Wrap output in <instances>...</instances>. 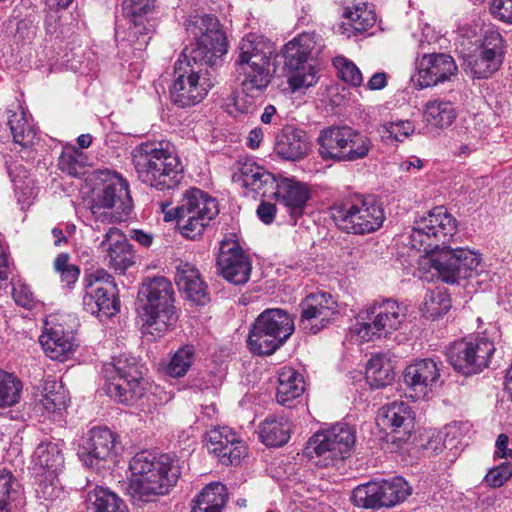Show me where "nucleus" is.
Masks as SVG:
<instances>
[{
    "label": "nucleus",
    "instance_id": "nucleus-1",
    "mask_svg": "<svg viewBox=\"0 0 512 512\" xmlns=\"http://www.w3.org/2000/svg\"><path fill=\"white\" fill-rule=\"evenodd\" d=\"M186 30L195 40L189 55L183 53L175 63L174 80L169 93L180 108L201 103L214 86L209 68L217 64L228 50L227 38L219 20L212 15H195L186 23Z\"/></svg>",
    "mask_w": 512,
    "mask_h": 512
},
{
    "label": "nucleus",
    "instance_id": "nucleus-2",
    "mask_svg": "<svg viewBox=\"0 0 512 512\" xmlns=\"http://www.w3.org/2000/svg\"><path fill=\"white\" fill-rule=\"evenodd\" d=\"M458 232L457 219L443 206H438L414 221L409 236L412 248L426 255L420 270L431 272L442 282L457 283L471 276L481 262L474 250L451 246Z\"/></svg>",
    "mask_w": 512,
    "mask_h": 512
},
{
    "label": "nucleus",
    "instance_id": "nucleus-3",
    "mask_svg": "<svg viewBox=\"0 0 512 512\" xmlns=\"http://www.w3.org/2000/svg\"><path fill=\"white\" fill-rule=\"evenodd\" d=\"M127 493L134 501L152 502L166 495L180 475L178 459L170 454L137 453L129 462Z\"/></svg>",
    "mask_w": 512,
    "mask_h": 512
},
{
    "label": "nucleus",
    "instance_id": "nucleus-4",
    "mask_svg": "<svg viewBox=\"0 0 512 512\" xmlns=\"http://www.w3.org/2000/svg\"><path fill=\"white\" fill-rule=\"evenodd\" d=\"M132 164L140 182L159 191L179 186L184 167L168 140H149L135 146L131 152Z\"/></svg>",
    "mask_w": 512,
    "mask_h": 512
},
{
    "label": "nucleus",
    "instance_id": "nucleus-5",
    "mask_svg": "<svg viewBox=\"0 0 512 512\" xmlns=\"http://www.w3.org/2000/svg\"><path fill=\"white\" fill-rule=\"evenodd\" d=\"M271 42L263 35L249 33L238 46L235 60V79L243 94L258 98L269 87L273 74L271 72Z\"/></svg>",
    "mask_w": 512,
    "mask_h": 512
},
{
    "label": "nucleus",
    "instance_id": "nucleus-6",
    "mask_svg": "<svg viewBox=\"0 0 512 512\" xmlns=\"http://www.w3.org/2000/svg\"><path fill=\"white\" fill-rule=\"evenodd\" d=\"M174 288L163 276L146 278L138 291L139 311L146 332L163 336L178 320L174 306Z\"/></svg>",
    "mask_w": 512,
    "mask_h": 512
},
{
    "label": "nucleus",
    "instance_id": "nucleus-7",
    "mask_svg": "<svg viewBox=\"0 0 512 512\" xmlns=\"http://www.w3.org/2000/svg\"><path fill=\"white\" fill-rule=\"evenodd\" d=\"M157 206L164 214V220H176L180 233L191 240L200 237L219 213L216 199L195 187L183 192L175 208L168 209L170 203L163 201Z\"/></svg>",
    "mask_w": 512,
    "mask_h": 512
},
{
    "label": "nucleus",
    "instance_id": "nucleus-8",
    "mask_svg": "<svg viewBox=\"0 0 512 512\" xmlns=\"http://www.w3.org/2000/svg\"><path fill=\"white\" fill-rule=\"evenodd\" d=\"M331 217L342 231L363 235L378 230L385 220L384 210L373 196H356L331 207Z\"/></svg>",
    "mask_w": 512,
    "mask_h": 512
},
{
    "label": "nucleus",
    "instance_id": "nucleus-9",
    "mask_svg": "<svg viewBox=\"0 0 512 512\" xmlns=\"http://www.w3.org/2000/svg\"><path fill=\"white\" fill-rule=\"evenodd\" d=\"M293 318L282 309L263 311L255 320L247 339L250 351L257 355H271L294 332Z\"/></svg>",
    "mask_w": 512,
    "mask_h": 512
},
{
    "label": "nucleus",
    "instance_id": "nucleus-10",
    "mask_svg": "<svg viewBox=\"0 0 512 512\" xmlns=\"http://www.w3.org/2000/svg\"><path fill=\"white\" fill-rule=\"evenodd\" d=\"M406 319V308L396 301L387 299L375 302L359 312L351 333L361 342L374 341L401 327Z\"/></svg>",
    "mask_w": 512,
    "mask_h": 512
},
{
    "label": "nucleus",
    "instance_id": "nucleus-11",
    "mask_svg": "<svg viewBox=\"0 0 512 512\" xmlns=\"http://www.w3.org/2000/svg\"><path fill=\"white\" fill-rule=\"evenodd\" d=\"M355 440L354 429L348 424L338 423L314 433L304 453L321 467L333 466L350 455Z\"/></svg>",
    "mask_w": 512,
    "mask_h": 512
},
{
    "label": "nucleus",
    "instance_id": "nucleus-12",
    "mask_svg": "<svg viewBox=\"0 0 512 512\" xmlns=\"http://www.w3.org/2000/svg\"><path fill=\"white\" fill-rule=\"evenodd\" d=\"M105 390L109 397L127 405L142 398L146 382L134 358L119 356L103 365Z\"/></svg>",
    "mask_w": 512,
    "mask_h": 512
},
{
    "label": "nucleus",
    "instance_id": "nucleus-13",
    "mask_svg": "<svg viewBox=\"0 0 512 512\" xmlns=\"http://www.w3.org/2000/svg\"><path fill=\"white\" fill-rule=\"evenodd\" d=\"M411 492L408 482L397 476L360 484L353 489L350 499L359 508L379 510L404 502Z\"/></svg>",
    "mask_w": 512,
    "mask_h": 512
},
{
    "label": "nucleus",
    "instance_id": "nucleus-14",
    "mask_svg": "<svg viewBox=\"0 0 512 512\" xmlns=\"http://www.w3.org/2000/svg\"><path fill=\"white\" fill-rule=\"evenodd\" d=\"M131 203L129 185L125 179L117 178L114 182L105 184L95 193L90 205L95 229H99V224L123 221L131 211Z\"/></svg>",
    "mask_w": 512,
    "mask_h": 512
},
{
    "label": "nucleus",
    "instance_id": "nucleus-15",
    "mask_svg": "<svg viewBox=\"0 0 512 512\" xmlns=\"http://www.w3.org/2000/svg\"><path fill=\"white\" fill-rule=\"evenodd\" d=\"M84 295L82 304L85 311L99 318H109L119 310L115 296L114 277L104 268L86 271L83 277Z\"/></svg>",
    "mask_w": 512,
    "mask_h": 512
},
{
    "label": "nucleus",
    "instance_id": "nucleus-16",
    "mask_svg": "<svg viewBox=\"0 0 512 512\" xmlns=\"http://www.w3.org/2000/svg\"><path fill=\"white\" fill-rule=\"evenodd\" d=\"M494 351L495 346L491 340L485 336H478L454 342L449 347L447 356L456 371L471 375L481 372L488 366Z\"/></svg>",
    "mask_w": 512,
    "mask_h": 512
},
{
    "label": "nucleus",
    "instance_id": "nucleus-17",
    "mask_svg": "<svg viewBox=\"0 0 512 512\" xmlns=\"http://www.w3.org/2000/svg\"><path fill=\"white\" fill-rule=\"evenodd\" d=\"M121 449L115 432L108 427L95 426L83 437L78 455L85 466L98 468L102 462L115 461Z\"/></svg>",
    "mask_w": 512,
    "mask_h": 512
},
{
    "label": "nucleus",
    "instance_id": "nucleus-18",
    "mask_svg": "<svg viewBox=\"0 0 512 512\" xmlns=\"http://www.w3.org/2000/svg\"><path fill=\"white\" fill-rule=\"evenodd\" d=\"M441 367V362L431 358L415 360L407 365L403 382L410 397L416 400L428 398L439 384Z\"/></svg>",
    "mask_w": 512,
    "mask_h": 512
},
{
    "label": "nucleus",
    "instance_id": "nucleus-19",
    "mask_svg": "<svg viewBox=\"0 0 512 512\" xmlns=\"http://www.w3.org/2000/svg\"><path fill=\"white\" fill-rule=\"evenodd\" d=\"M301 328L316 334L333 322L338 316L337 303L325 292L311 293L301 302Z\"/></svg>",
    "mask_w": 512,
    "mask_h": 512
},
{
    "label": "nucleus",
    "instance_id": "nucleus-20",
    "mask_svg": "<svg viewBox=\"0 0 512 512\" xmlns=\"http://www.w3.org/2000/svg\"><path fill=\"white\" fill-rule=\"evenodd\" d=\"M106 265L116 273L124 274L136 262L132 245L126 235L116 227H110L98 246Z\"/></svg>",
    "mask_w": 512,
    "mask_h": 512
},
{
    "label": "nucleus",
    "instance_id": "nucleus-21",
    "mask_svg": "<svg viewBox=\"0 0 512 512\" xmlns=\"http://www.w3.org/2000/svg\"><path fill=\"white\" fill-rule=\"evenodd\" d=\"M217 269L229 282L240 285L249 280L252 265L249 257L237 242L224 239L220 243Z\"/></svg>",
    "mask_w": 512,
    "mask_h": 512
},
{
    "label": "nucleus",
    "instance_id": "nucleus-22",
    "mask_svg": "<svg viewBox=\"0 0 512 512\" xmlns=\"http://www.w3.org/2000/svg\"><path fill=\"white\" fill-rule=\"evenodd\" d=\"M207 448L224 465H236L246 456L243 439L230 427H215L207 433Z\"/></svg>",
    "mask_w": 512,
    "mask_h": 512
},
{
    "label": "nucleus",
    "instance_id": "nucleus-23",
    "mask_svg": "<svg viewBox=\"0 0 512 512\" xmlns=\"http://www.w3.org/2000/svg\"><path fill=\"white\" fill-rule=\"evenodd\" d=\"M417 83L421 88L436 86L456 76L458 67L445 53L424 54L416 64Z\"/></svg>",
    "mask_w": 512,
    "mask_h": 512
},
{
    "label": "nucleus",
    "instance_id": "nucleus-24",
    "mask_svg": "<svg viewBox=\"0 0 512 512\" xmlns=\"http://www.w3.org/2000/svg\"><path fill=\"white\" fill-rule=\"evenodd\" d=\"M55 320V317L46 320L40 343L48 357L64 361L74 352L77 346L76 339L72 330L65 329L62 323Z\"/></svg>",
    "mask_w": 512,
    "mask_h": 512
},
{
    "label": "nucleus",
    "instance_id": "nucleus-25",
    "mask_svg": "<svg viewBox=\"0 0 512 512\" xmlns=\"http://www.w3.org/2000/svg\"><path fill=\"white\" fill-rule=\"evenodd\" d=\"M503 39L498 32L486 34L481 52L468 60L467 66L475 78H487L496 72L502 64Z\"/></svg>",
    "mask_w": 512,
    "mask_h": 512
},
{
    "label": "nucleus",
    "instance_id": "nucleus-26",
    "mask_svg": "<svg viewBox=\"0 0 512 512\" xmlns=\"http://www.w3.org/2000/svg\"><path fill=\"white\" fill-rule=\"evenodd\" d=\"M237 181L248 190V193H253V197L276 199L280 189V179L254 162H245L241 166Z\"/></svg>",
    "mask_w": 512,
    "mask_h": 512
},
{
    "label": "nucleus",
    "instance_id": "nucleus-27",
    "mask_svg": "<svg viewBox=\"0 0 512 512\" xmlns=\"http://www.w3.org/2000/svg\"><path fill=\"white\" fill-rule=\"evenodd\" d=\"M310 150L307 132L293 125L284 126L276 135L273 151L281 159L298 161Z\"/></svg>",
    "mask_w": 512,
    "mask_h": 512
},
{
    "label": "nucleus",
    "instance_id": "nucleus-28",
    "mask_svg": "<svg viewBox=\"0 0 512 512\" xmlns=\"http://www.w3.org/2000/svg\"><path fill=\"white\" fill-rule=\"evenodd\" d=\"M155 8V0H123V15L136 37L149 35L155 31Z\"/></svg>",
    "mask_w": 512,
    "mask_h": 512
},
{
    "label": "nucleus",
    "instance_id": "nucleus-29",
    "mask_svg": "<svg viewBox=\"0 0 512 512\" xmlns=\"http://www.w3.org/2000/svg\"><path fill=\"white\" fill-rule=\"evenodd\" d=\"M413 411L403 401H395L382 406L377 414V425L384 431L409 434L413 427Z\"/></svg>",
    "mask_w": 512,
    "mask_h": 512
},
{
    "label": "nucleus",
    "instance_id": "nucleus-30",
    "mask_svg": "<svg viewBox=\"0 0 512 512\" xmlns=\"http://www.w3.org/2000/svg\"><path fill=\"white\" fill-rule=\"evenodd\" d=\"M311 192L307 184L293 178H280V189L276 194V200L282 203L292 218L303 215Z\"/></svg>",
    "mask_w": 512,
    "mask_h": 512
},
{
    "label": "nucleus",
    "instance_id": "nucleus-31",
    "mask_svg": "<svg viewBox=\"0 0 512 512\" xmlns=\"http://www.w3.org/2000/svg\"><path fill=\"white\" fill-rule=\"evenodd\" d=\"M32 463L36 473L53 478L64 464L61 445L51 441L39 443L33 453Z\"/></svg>",
    "mask_w": 512,
    "mask_h": 512
},
{
    "label": "nucleus",
    "instance_id": "nucleus-32",
    "mask_svg": "<svg viewBox=\"0 0 512 512\" xmlns=\"http://www.w3.org/2000/svg\"><path fill=\"white\" fill-rule=\"evenodd\" d=\"M10 112L8 118V126L13 136L15 144L19 145L26 155H21L22 158L30 157L31 149L38 143L39 138L34 126L28 121L26 114L23 110Z\"/></svg>",
    "mask_w": 512,
    "mask_h": 512
},
{
    "label": "nucleus",
    "instance_id": "nucleus-33",
    "mask_svg": "<svg viewBox=\"0 0 512 512\" xmlns=\"http://www.w3.org/2000/svg\"><path fill=\"white\" fill-rule=\"evenodd\" d=\"M347 125L330 126L320 131L318 136L319 154L324 160L343 161Z\"/></svg>",
    "mask_w": 512,
    "mask_h": 512
},
{
    "label": "nucleus",
    "instance_id": "nucleus-34",
    "mask_svg": "<svg viewBox=\"0 0 512 512\" xmlns=\"http://www.w3.org/2000/svg\"><path fill=\"white\" fill-rule=\"evenodd\" d=\"M305 382L302 374L292 367H283L278 374L276 399L279 404L291 407L292 402L302 396Z\"/></svg>",
    "mask_w": 512,
    "mask_h": 512
},
{
    "label": "nucleus",
    "instance_id": "nucleus-35",
    "mask_svg": "<svg viewBox=\"0 0 512 512\" xmlns=\"http://www.w3.org/2000/svg\"><path fill=\"white\" fill-rule=\"evenodd\" d=\"M315 46V35L311 33H302L289 41L283 50L285 68L310 63L309 59Z\"/></svg>",
    "mask_w": 512,
    "mask_h": 512
},
{
    "label": "nucleus",
    "instance_id": "nucleus-36",
    "mask_svg": "<svg viewBox=\"0 0 512 512\" xmlns=\"http://www.w3.org/2000/svg\"><path fill=\"white\" fill-rule=\"evenodd\" d=\"M291 423L285 417L268 416L259 426L261 441L270 447H280L288 442Z\"/></svg>",
    "mask_w": 512,
    "mask_h": 512
},
{
    "label": "nucleus",
    "instance_id": "nucleus-37",
    "mask_svg": "<svg viewBox=\"0 0 512 512\" xmlns=\"http://www.w3.org/2000/svg\"><path fill=\"white\" fill-rule=\"evenodd\" d=\"M365 375L371 387H385L394 381V366L385 354H375L367 362Z\"/></svg>",
    "mask_w": 512,
    "mask_h": 512
},
{
    "label": "nucleus",
    "instance_id": "nucleus-38",
    "mask_svg": "<svg viewBox=\"0 0 512 512\" xmlns=\"http://www.w3.org/2000/svg\"><path fill=\"white\" fill-rule=\"evenodd\" d=\"M227 499L226 486L220 482H212L198 494L193 507L202 512H222Z\"/></svg>",
    "mask_w": 512,
    "mask_h": 512
},
{
    "label": "nucleus",
    "instance_id": "nucleus-39",
    "mask_svg": "<svg viewBox=\"0 0 512 512\" xmlns=\"http://www.w3.org/2000/svg\"><path fill=\"white\" fill-rule=\"evenodd\" d=\"M87 501L92 512H129L124 500L108 488L96 487L91 490Z\"/></svg>",
    "mask_w": 512,
    "mask_h": 512
},
{
    "label": "nucleus",
    "instance_id": "nucleus-40",
    "mask_svg": "<svg viewBox=\"0 0 512 512\" xmlns=\"http://www.w3.org/2000/svg\"><path fill=\"white\" fill-rule=\"evenodd\" d=\"M457 113L450 101L431 100L424 109V120L435 128L449 127L456 119Z\"/></svg>",
    "mask_w": 512,
    "mask_h": 512
},
{
    "label": "nucleus",
    "instance_id": "nucleus-41",
    "mask_svg": "<svg viewBox=\"0 0 512 512\" xmlns=\"http://www.w3.org/2000/svg\"><path fill=\"white\" fill-rule=\"evenodd\" d=\"M347 132L345 140L346 146L344 147V154L342 156L343 162H354L367 157L372 149L371 139L350 126Z\"/></svg>",
    "mask_w": 512,
    "mask_h": 512
},
{
    "label": "nucleus",
    "instance_id": "nucleus-42",
    "mask_svg": "<svg viewBox=\"0 0 512 512\" xmlns=\"http://www.w3.org/2000/svg\"><path fill=\"white\" fill-rule=\"evenodd\" d=\"M88 156L73 145H66L58 158V168L72 177H80L85 173Z\"/></svg>",
    "mask_w": 512,
    "mask_h": 512
},
{
    "label": "nucleus",
    "instance_id": "nucleus-43",
    "mask_svg": "<svg viewBox=\"0 0 512 512\" xmlns=\"http://www.w3.org/2000/svg\"><path fill=\"white\" fill-rule=\"evenodd\" d=\"M451 307V300L445 288H435L426 293L420 306L422 315L436 319L446 314Z\"/></svg>",
    "mask_w": 512,
    "mask_h": 512
},
{
    "label": "nucleus",
    "instance_id": "nucleus-44",
    "mask_svg": "<svg viewBox=\"0 0 512 512\" xmlns=\"http://www.w3.org/2000/svg\"><path fill=\"white\" fill-rule=\"evenodd\" d=\"M23 384L13 373L0 368V408H9L21 400Z\"/></svg>",
    "mask_w": 512,
    "mask_h": 512
},
{
    "label": "nucleus",
    "instance_id": "nucleus-45",
    "mask_svg": "<svg viewBox=\"0 0 512 512\" xmlns=\"http://www.w3.org/2000/svg\"><path fill=\"white\" fill-rule=\"evenodd\" d=\"M287 82L293 92L307 89L318 81L316 67L312 63L287 67Z\"/></svg>",
    "mask_w": 512,
    "mask_h": 512
},
{
    "label": "nucleus",
    "instance_id": "nucleus-46",
    "mask_svg": "<svg viewBox=\"0 0 512 512\" xmlns=\"http://www.w3.org/2000/svg\"><path fill=\"white\" fill-rule=\"evenodd\" d=\"M195 360V349L191 345L180 347L171 357L166 366V374L173 378H181L187 374Z\"/></svg>",
    "mask_w": 512,
    "mask_h": 512
},
{
    "label": "nucleus",
    "instance_id": "nucleus-47",
    "mask_svg": "<svg viewBox=\"0 0 512 512\" xmlns=\"http://www.w3.org/2000/svg\"><path fill=\"white\" fill-rule=\"evenodd\" d=\"M39 404L48 413L64 409L66 406V395L62 386L54 380L45 381Z\"/></svg>",
    "mask_w": 512,
    "mask_h": 512
},
{
    "label": "nucleus",
    "instance_id": "nucleus-48",
    "mask_svg": "<svg viewBox=\"0 0 512 512\" xmlns=\"http://www.w3.org/2000/svg\"><path fill=\"white\" fill-rule=\"evenodd\" d=\"M377 131L386 142H403L415 132V125L410 120H396L381 124Z\"/></svg>",
    "mask_w": 512,
    "mask_h": 512
},
{
    "label": "nucleus",
    "instance_id": "nucleus-49",
    "mask_svg": "<svg viewBox=\"0 0 512 512\" xmlns=\"http://www.w3.org/2000/svg\"><path fill=\"white\" fill-rule=\"evenodd\" d=\"M333 65L337 71V76L351 87H360L363 85V75L359 67L344 56H337L333 59Z\"/></svg>",
    "mask_w": 512,
    "mask_h": 512
},
{
    "label": "nucleus",
    "instance_id": "nucleus-50",
    "mask_svg": "<svg viewBox=\"0 0 512 512\" xmlns=\"http://www.w3.org/2000/svg\"><path fill=\"white\" fill-rule=\"evenodd\" d=\"M54 268L60 274L61 282L66 286H71L79 278L80 269L78 266L69 263V255L67 253H61L56 257Z\"/></svg>",
    "mask_w": 512,
    "mask_h": 512
},
{
    "label": "nucleus",
    "instance_id": "nucleus-51",
    "mask_svg": "<svg viewBox=\"0 0 512 512\" xmlns=\"http://www.w3.org/2000/svg\"><path fill=\"white\" fill-rule=\"evenodd\" d=\"M16 484V479L9 470H0V512H11V493L14 492Z\"/></svg>",
    "mask_w": 512,
    "mask_h": 512
},
{
    "label": "nucleus",
    "instance_id": "nucleus-52",
    "mask_svg": "<svg viewBox=\"0 0 512 512\" xmlns=\"http://www.w3.org/2000/svg\"><path fill=\"white\" fill-rule=\"evenodd\" d=\"M254 99L250 98L241 92H233L225 100L226 111L233 116L237 114L248 113L254 105Z\"/></svg>",
    "mask_w": 512,
    "mask_h": 512
},
{
    "label": "nucleus",
    "instance_id": "nucleus-53",
    "mask_svg": "<svg viewBox=\"0 0 512 512\" xmlns=\"http://www.w3.org/2000/svg\"><path fill=\"white\" fill-rule=\"evenodd\" d=\"M512 476V463L503 462L491 468L485 476V482L492 488L503 486Z\"/></svg>",
    "mask_w": 512,
    "mask_h": 512
},
{
    "label": "nucleus",
    "instance_id": "nucleus-54",
    "mask_svg": "<svg viewBox=\"0 0 512 512\" xmlns=\"http://www.w3.org/2000/svg\"><path fill=\"white\" fill-rule=\"evenodd\" d=\"M345 15L353 29L358 32L367 30L375 22L374 15L370 11L362 10L359 7H356L354 11L347 10Z\"/></svg>",
    "mask_w": 512,
    "mask_h": 512
},
{
    "label": "nucleus",
    "instance_id": "nucleus-55",
    "mask_svg": "<svg viewBox=\"0 0 512 512\" xmlns=\"http://www.w3.org/2000/svg\"><path fill=\"white\" fill-rule=\"evenodd\" d=\"M179 289L185 292L190 301L198 305H205L209 301L207 287L200 276L194 279L190 284H187V287H181Z\"/></svg>",
    "mask_w": 512,
    "mask_h": 512
},
{
    "label": "nucleus",
    "instance_id": "nucleus-56",
    "mask_svg": "<svg viewBox=\"0 0 512 512\" xmlns=\"http://www.w3.org/2000/svg\"><path fill=\"white\" fill-rule=\"evenodd\" d=\"M12 295L16 304L24 308L30 309L35 304L31 288L20 280L12 283Z\"/></svg>",
    "mask_w": 512,
    "mask_h": 512
},
{
    "label": "nucleus",
    "instance_id": "nucleus-57",
    "mask_svg": "<svg viewBox=\"0 0 512 512\" xmlns=\"http://www.w3.org/2000/svg\"><path fill=\"white\" fill-rule=\"evenodd\" d=\"M200 276L196 267L188 262H180L176 267L175 282L179 288L187 287L194 279Z\"/></svg>",
    "mask_w": 512,
    "mask_h": 512
},
{
    "label": "nucleus",
    "instance_id": "nucleus-58",
    "mask_svg": "<svg viewBox=\"0 0 512 512\" xmlns=\"http://www.w3.org/2000/svg\"><path fill=\"white\" fill-rule=\"evenodd\" d=\"M490 11L498 20L512 25V0H491Z\"/></svg>",
    "mask_w": 512,
    "mask_h": 512
},
{
    "label": "nucleus",
    "instance_id": "nucleus-59",
    "mask_svg": "<svg viewBox=\"0 0 512 512\" xmlns=\"http://www.w3.org/2000/svg\"><path fill=\"white\" fill-rule=\"evenodd\" d=\"M14 186L18 202L22 205H29L35 197L32 182L28 181L24 186H20L17 181H14Z\"/></svg>",
    "mask_w": 512,
    "mask_h": 512
},
{
    "label": "nucleus",
    "instance_id": "nucleus-60",
    "mask_svg": "<svg viewBox=\"0 0 512 512\" xmlns=\"http://www.w3.org/2000/svg\"><path fill=\"white\" fill-rule=\"evenodd\" d=\"M276 206L272 203L262 201L257 210V216L258 218L266 225L271 224L276 216Z\"/></svg>",
    "mask_w": 512,
    "mask_h": 512
},
{
    "label": "nucleus",
    "instance_id": "nucleus-61",
    "mask_svg": "<svg viewBox=\"0 0 512 512\" xmlns=\"http://www.w3.org/2000/svg\"><path fill=\"white\" fill-rule=\"evenodd\" d=\"M509 438L505 434L497 437L494 451V458L507 459L512 456V450L508 448Z\"/></svg>",
    "mask_w": 512,
    "mask_h": 512
},
{
    "label": "nucleus",
    "instance_id": "nucleus-62",
    "mask_svg": "<svg viewBox=\"0 0 512 512\" xmlns=\"http://www.w3.org/2000/svg\"><path fill=\"white\" fill-rule=\"evenodd\" d=\"M387 85V74L385 72H377L373 74L368 82L362 86L370 91L381 90Z\"/></svg>",
    "mask_w": 512,
    "mask_h": 512
},
{
    "label": "nucleus",
    "instance_id": "nucleus-63",
    "mask_svg": "<svg viewBox=\"0 0 512 512\" xmlns=\"http://www.w3.org/2000/svg\"><path fill=\"white\" fill-rule=\"evenodd\" d=\"M422 167L423 161L416 156L403 160L399 165V169L401 171L408 173H415L416 171L421 170Z\"/></svg>",
    "mask_w": 512,
    "mask_h": 512
},
{
    "label": "nucleus",
    "instance_id": "nucleus-64",
    "mask_svg": "<svg viewBox=\"0 0 512 512\" xmlns=\"http://www.w3.org/2000/svg\"><path fill=\"white\" fill-rule=\"evenodd\" d=\"M264 138V131L262 128L257 127L252 129L247 137V146L251 149L259 148Z\"/></svg>",
    "mask_w": 512,
    "mask_h": 512
}]
</instances>
